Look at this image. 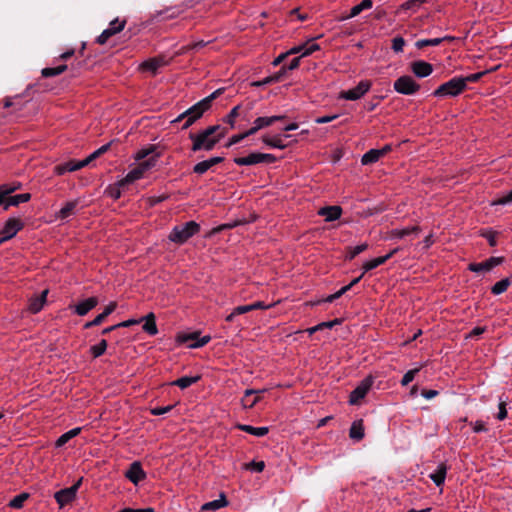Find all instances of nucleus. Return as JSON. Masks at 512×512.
Returning a JSON list of instances; mask_svg holds the SVG:
<instances>
[{
    "label": "nucleus",
    "instance_id": "nucleus-1",
    "mask_svg": "<svg viewBox=\"0 0 512 512\" xmlns=\"http://www.w3.org/2000/svg\"><path fill=\"white\" fill-rule=\"evenodd\" d=\"M227 134V129L220 125L209 126L198 133H191L189 139L192 141L191 150L211 151L216 144Z\"/></svg>",
    "mask_w": 512,
    "mask_h": 512
},
{
    "label": "nucleus",
    "instance_id": "nucleus-2",
    "mask_svg": "<svg viewBox=\"0 0 512 512\" xmlns=\"http://www.w3.org/2000/svg\"><path fill=\"white\" fill-rule=\"evenodd\" d=\"M222 93V89H217L213 93H211L209 96L205 97L204 99L200 100L196 104H194L192 107L181 113L176 119H174L172 122H179L183 119H185V123L183 124L182 128L187 129L190 127L196 120L202 117L205 111H207L212 101L219 96Z\"/></svg>",
    "mask_w": 512,
    "mask_h": 512
},
{
    "label": "nucleus",
    "instance_id": "nucleus-3",
    "mask_svg": "<svg viewBox=\"0 0 512 512\" xmlns=\"http://www.w3.org/2000/svg\"><path fill=\"white\" fill-rule=\"evenodd\" d=\"M159 157H160V154L156 153L155 155H152L148 159L141 161L135 168L130 170L126 174V176L119 179L116 182V185L118 187H125L126 185L132 184L135 181L141 179L147 171L151 170L153 167L156 166V163H157Z\"/></svg>",
    "mask_w": 512,
    "mask_h": 512
},
{
    "label": "nucleus",
    "instance_id": "nucleus-4",
    "mask_svg": "<svg viewBox=\"0 0 512 512\" xmlns=\"http://www.w3.org/2000/svg\"><path fill=\"white\" fill-rule=\"evenodd\" d=\"M20 188V184H3L0 186V206L4 210L9 209L11 206H17L30 200L31 194L23 193L18 195H11L14 191Z\"/></svg>",
    "mask_w": 512,
    "mask_h": 512
},
{
    "label": "nucleus",
    "instance_id": "nucleus-5",
    "mask_svg": "<svg viewBox=\"0 0 512 512\" xmlns=\"http://www.w3.org/2000/svg\"><path fill=\"white\" fill-rule=\"evenodd\" d=\"M200 231V225L195 221H188L177 225L171 230L168 239L178 245L186 243L191 237Z\"/></svg>",
    "mask_w": 512,
    "mask_h": 512
},
{
    "label": "nucleus",
    "instance_id": "nucleus-6",
    "mask_svg": "<svg viewBox=\"0 0 512 512\" xmlns=\"http://www.w3.org/2000/svg\"><path fill=\"white\" fill-rule=\"evenodd\" d=\"M465 89V80L462 77H454L440 85L435 91V96H457Z\"/></svg>",
    "mask_w": 512,
    "mask_h": 512
},
{
    "label": "nucleus",
    "instance_id": "nucleus-7",
    "mask_svg": "<svg viewBox=\"0 0 512 512\" xmlns=\"http://www.w3.org/2000/svg\"><path fill=\"white\" fill-rule=\"evenodd\" d=\"M233 161L238 166H251L260 163H273L276 161V157L269 153L252 152L245 157H236Z\"/></svg>",
    "mask_w": 512,
    "mask_h": 512
},
{
    "label": "nucleus",
    "instance_id": "nucleus-8",
    "mask_svg": "<svg viewBox=\"0 0 512 512\" xmlns=\"http://www.w3.org/2000/svg\"><path fill=\"white\" fill-rule=\"evenodd\" d=\"M371 86L372 84L369 80H361L356 87L341 91L339 98L350 101L359 100L370 90Z\"/></svg>",
    "mask_w": 512,
    "mask_h": 512
},
{
    "label": "nucleus",
    "instance_id": "nucleus-9",
    "mask_svg": "<svg viewBox=\"0 0 512 512\" xmlns=\"http://www.w3.org/2000/svg\"><path fill=\"white\" fill-rule=\"evenodd\" d=\"M394 89L403 95H413L420 89V85L411 76L405 75L394 82Z\"/></svg>",
    "mask_w": 512,
    "mask_h": 512
},
{
    "label": "nucleus",
    "instance_id": "nucleus-10",
    "mask_svg": "<svg viewBox=\"0 0 512 512\" xmlns=\"http://www.w3.org/2000/svg\"><path fill=\"white\" fill-rule=\"evenodd\" d=\"M373 385V378L366 377L361 381V383L351 392L349 397V403L351 405L358 404L361 399H363Z\"/></svg>",
    "mask_w": 512,
    "mask_h": 512
},
{
    "label": "nucleus",
    "instance_id": "nucleus-11",
    "mask_svg": "<svg viewBox=\"0 0 512 512\" xmlns=\"http://www.w3.org/2000/svg\"><path fill=\"white\" fill-rule=\"evenodd\" d=\"M23 227V223L21 220L16 218H9L2 230L0 231V244L3 242L13 238L19 230Z\"/></svg>",
    "mask_w": 512,
    "mask_h": 512
},
{
    "label": "nucleus",
    "instance_id": "nucleus-12",
    "mask_svg": "<svg viewBox=\"0 0 512 512\" xmlns=\"http://www.w3.org/2000/svg\"><path fill=\"white\" fill-rule=\"evenodd\" d=\"M125 21L122 20V21H119L118 19H115L113 21L110 22L109 24V27L106 28L97 38V42L99 44H105L108 39L119 33L120 31H122L125 27Z\"/></svg>",
    "mask_w": 512,
    "mask_h": 512
},
{
    "label": "nucleus",
    "instance_id": "nucleus-13",
    "mask_svg": "<svg viewBox=\"0 0 512 512\" xmlns=\"http://www.w3.org/2000/svg\"><path fill=\"white\" fill-rule=\"evenodd\" d=\"M419 226H408L403 228H394L390 230L386 236V239L394 240V239H404L409 236H418L420 233Z\"/></svg>",
    "mask_w": 512,
    "mask_h": 512
},
{
    "label": "nucleus",
    "instance_id": "nucleus-14",
    "mask_svg": "<svg viewBox=\"0 0 512 512\" xmlns=\"http://www.w3.org/2000/svg\"><path fill=\"white\" fill-rule=\"evenodd\" d=\"M126 478H128L134 485H138V483L146 478V473L142 469L140 462H133L129 469L125 472Z\"/></svg>",
    "mask_w": 512,
    "mask_h": 512
},
{
    "label": "nucleus",
    "instance_id": "nucleus-15",
    "mask_svg": "<svg viewBox=\"0 0 512 512\" xmlns=\"http://www.w3.org/2000/svg\"><path fill=\"white\" fill-rule=\"evenodd\" d=\"M284 116L275 115L270 117H258L254 120L253 126L248 130V134L254 135L260 129L272 125L274 122L282 120Z\"/></svg>",
    "mask_w": 512,
    "mask_h": 512
},
{
    "label": "nucleus",
    "instance_id": "nucleus-16",
    "mask_svg": "<svg viewBox=\"0 0 512 512\" xmlns=\"http://www.w3.org/2000/svg\"><path fill=\"white\" fill-rule=\"evenodd\" d=\"M320 46L314 42L313 39L308 40L306 43L292 47L289 50L291 54H300L301 57L309 56L313 52L318 51Z\"/></svg>",
    "mask_w": 512,
    "mask_h": 512
},
{
    "label": "nucleus",
    "instance_id": "nucleus-17",
    "mask_svg": "<svg viewBox=\"0 0 512 512\" xmlns=\"http://www.w3.org/2000/svg\"><path fill=\"white\" fill-rule=\"evenodd\" d=\"M76 488H65L57 491L54 495L56 502L62 508L76 498Z\"/></svg>",
    "mask_w": 512,
    "mask_h": 512
},
{
    "label": "nucleus",
    "instance_id": "nucleus-18",
    "mask_svg": "<svg viewBox=\"0 0 512 512\" xmlns=\"http://www.w3.org/2000/svg\"><path fill=\"white\" fill-rule=\"evenodd\" d=\"M318 214L324 217L326 222L338 220L342 215V208L338 205L326 206L319 209Z\"/></svg>",
    "mask_w": 512,
    "mask_h": 512
},
{
    "label": "nucleus",
    "instance_id": "nucleus-19",
    "mask_svg": "<svg viewBox=\"0 0 512 512\" xmlns=\"http://www.w3.org/2000/svg\"><path fill=\"white\" fill-rule=\"evenodd\" d=\"M87 166V161L83 160H71L64 164L58 165L55 167V172L59 175H62L66 172H74L83 167Z\"/></svg>",
    "mask_w": 512,
    "mask_h": 512
},
{
    "label": "nucleus",
    "instance_id": "nucleus-20",
    "mask_svg": "<svg viewBox=\"0 0 512 512\" xmlns=\"http://www.w3.org/2000/svg\"><path fill=\"white\" fill-rule=\"evenodd\" d=\"M411 70L417 77L424 78L432 73L433 67L428 62L415 61L411 65Z\"/></svg>",
    "mask_w": 512,
    "mask_h": 512
},
{
    "label": "nucleus",
    "instance_id": "nucleus-21",
    "mask_svg": "<svg viewBox=\"0 0 512 512\" xmlns=\"http://www.w3.org/2000/svg\"><path fill=\"white\" fill-rule=\"evenodd\" d=\"M47 294H48V290L45 289L41 292L40 295L31 297L29 300V304H28V310L34 314L38 313L43 308L44 304L46 303Z\"/></svg>",
    "mask_w": 512,
    "mask_h": 512
},
{
    "label": "nucleus",
    "instance_id": "nucleus-22",
    "mask_svg": "<svg viewBox=\"0 0 512 512\" xmlns=\"http://www.w3.org/2000/svg\"><path fill=\"white\" fill-rule=\"evenodd\" d=\"M98 304V300L96 297L87 298L77 305L74 306V311L79 316L86 315L90 310H92Z\"/></svg>",
    "mask_w": 512,
    "mask_h": 512
},
{
    "label": "nucleus",
    "instance_id": "nucleus-23",
    "mask_svg": "<svg viewBox=\"0 0 512 512\" xmlns=\"http://www.w3.org/2000/svg\"><path fill=\"white\" fill-rule=\"evenodd\" d=\"M500 263L501 258L492 257L485 262L470 264L469 269L473 272L489 271Z\"/></svg>",
    "mask_w": 512,
    "mask_h": 512
},
{
    "label": "nucleus",
    "instance_id": "nucleus-24",
    "mask_svg": "<svg viewBox=\"0 0 512 512\" xmlns=\"http://www.w3.org/2000/svg\"><path fill=\"white\" fill-rule=\"evenodd\" d=\"M115 308H116V303H115V302H111V303H110V304H109V305L104 309V311H103L101 314L97 315V316H96L92 321L87 322V323L84 325V327H85V328H90V327H92V326H96V325L101 324V323L104 321V319H105L108 315H110V314L115 310Z\"/></svg>",
    "mask_w": 512,
    "mask_h": 512
},
{
    "label": "nucleus",
    "instance_id": "nucleus-25",
    "mask_svg": "<svg viewBox=\"0 0 512 512\" xmlns=\"http://www.w3.org/2000/svg\"><path fill=\"white\" fill-rule=\"evenodd\" d=\"M227 505L228 501L226 500L224 493H221L218 499L206 502L205 504L202 505L201 509L204 511H215L220 508L226 507Z\"/></svg>",
    "mask_w": 512,
    "mask_h": 512
},
{
    "label": "nucleus",
    "instance_id": "nucleus-26",
    "mask_svg": "<svg viewBox=\"0 0 512 512\" xmlns=\"http://www.w3.org/2000/svg\"><path fill=\"white\" fill-rule=\"evenodd\" d=\"M447 467L444 463H440L436 470L429 475V478L437 485L441 486L446 478Z\"/></svg>",
    "mask_w": 512,
    "mask_h": 512
},
{
    "label": "nucleus",
    "instance_id": "nucleus-27",
    "mask_svg": "<svg viewBox=\"0 0 512 512\" xmlns=\"http://www.w3.org/2000/svg\"><path fill=\"white\" fill-rule=\"evenodd\" d=\"M77 202L76 201H70L67 202L56 214L55 219L56 220H64L69 218L74 214V211L76 209Z\"/></svg>",
    "mask_w": 512,
    "mask_h": 512
},
{
    "label": "nucleus",
    "instance_id": "nucleus-28",
    "mask_svg": "<svg viewBox=\"0 0 512 512\" xmlns=\"http://www.w3.org/2000/svg\"><path fill=\"white\" fill-rule=\"evenodd\" d=\"M349 436L352 440L360 441L364 437V425L363 421L356 420L352 423L349 431Z\"/></svg>",
    "mask_w": 512,
    "mask_h": 512
},
{
    "label": "nucleus",
    "instance_id": "nucleus-29",
    "mask_svg": "<svg viewBox=\"0 0 512 512\" xmlns=\"http://www.w3.org/2000/svg\"><path fill=\"white\" fill-rule=\"evenodd\" d=\"M237 428L241 431H244V432L254 435L256 437H263L269 431L268 427H265V426L254 427V426L246 425V424H238Z\"/></svg>",
    "mask_w": 512,
    "mask_h": 512
},
{
    "label": "nucleus",
    "instance_id": "nucleus-30",
    "mask_svg": "<svg viewBox=\"0 0 512 512\" xmlns=\"http://www.w3.org/2000/svg\"><path fill=\"white\" fill-rule=\"evenodd\" d=\"M373 2L371 0H363L359 4L353 6L350 10V14L342 17V20L353 18L359 15L362 11L372 8Z\"/></svg>",
    "mask_w": 512,
    "mask_h": 512
},
{
    "label": "nucleus",
    "instance_id": "nucleus-31",
    "mask_svg": "<svg viewBox=\"0 0 512 512\" xmlns=\"http://www.w3.org/2000/svg\"><path fill=\"white\" fill-rule=\"evenodd\" d=\"M285 73H286V69H285V67H282L274 75L265 77V78H263L260 81H255V82L252 83V85L260 87V86H264V85H268V84H271V83L278 82L285 75Z\"/></svg>",
    "mask_w": 512,
    "mask_h": 512
},
{
    "label": "nucleus",
    "instance_id": "nucleus-32",
    "mask_svg": "<svg viewBox=\"0 0 512 512\" xmlns=\"http://www.w3.org/2000/svg\"><path fill=\"white\" fill-rule=\"evenodd\" d=\"M165 64L162 58H152L141 64V68L143 70L149 71L152 74H155L157 70Z\"/></svg>",
    "mask_w": 512,
    "mask_h": 512
},
{
    "label": "nucleus",
    "instance_id": "nucleus-33",
    "mask_svg": "<svg viewBox=\"0 0 512 512\" xmlns=\"http://www.w3.org/2000/svg\"><path fill=\"white\" fill-rule=\"evenodd\" d=\"M144 318V325H143V330L148 333L149 335H156L158 333V329H157V325H156V322H155V315L153 313H149L147 316L143 317Z\"/></svg>",
    "mask_w": 512,
    "mask_h": 512
},
{
    "label": "nucleus",
    "instance_id": "nucleus-34",
    "mask_svg": "<svg viewBox=\"0 0 512 512\" xmlns=\"http://www.w3.org/2000/svg\"><path fill=\"white\" fill-rule=\"evenodd\" d=\"M382 156V152L379 149H370L366 152L361 159L363 165H368L377 162Z\"/></svg>",
    "mask_w": 512,
    "mask_h": 512
},
{
    "label": "nucleus",
    "instance_id": "nucleus-35",
    "mask_svg": "<svg viewBox=\"0 0 512 512\" xmlns=\"http://www.w3.org/2000/svg\"><path fill=\"white\" fill-rule=\"evenodd\" d=\"M424 3V0H409L403 3L397 10V13L400 14L403 11H411L412 13L417 12L421 5Z\"/></svg>",
    "mask_w": 512,
    "mask_h": 512
},
{
    "label": "nucleus",
    "instance_id": "nucleus-36",
    "mask_svg": "<svg viewBox=\"0 0 512 512\" xmlns=\"http://www.w3.org/2000/svg\"><path fill=\"white\" fill-rule=\"evenodd\" d=\"M200 379V376H183L175 381L172 382V385L178 386L181 389H186L190 387L191 385L198 382Z\"/></svg>",
    "mask_w": 512,
    "mask_h": 512
},
{
    "label": "nucleus",
    "instance_id": "nucleus-37",
    "mask_svg": "<svg viewBox=\"0 0 512 512\" xmlns=\"http://www.w3.org/2000/svg\"><path fill=\"white\" fill-rule=\"evenodd\" d=\"M259 392L260 391L253 390V389L245 390L244 397L242 398V406L245 409H249V408H252L254 405H256V403H258V401H259V397L256 396L253 399H249V397L254 395V394H257Z\"/></svg>",
    "mask_w": 512,
    "mask_h": 512
},
{
    "label": "nucleus",
    "instance_id": "nucleus-38",
    "mask_svg": "<svg viewBox=\"0 0 512 512\" xmlns=\"http://www.w3.org/2000/svg\"><path fill=\"white\" fill-rule=\"evenodd\" d=\"M81 431L80 427L73 428L66 433L62 434L56 441L57 447H62L65 445L70 439L76 437Z\"/></svg>",
    "mask_w": 512,
    "mask_h": 512
},
{
    "label": "nucleus",
    "instance_id": "nucleus-39",
    "mask_svg": "<svg viewBox=\"0 0 512 512\" xmlns=\"http://www.w3.org/2000/svg\"><path fill=\"white\" fill-rule=\"evenodd\" d=\"M262 141L264 144H266L269 147L277 148V149H284L286 145L283 143L281 137L279 136H264L262 138Z\"/></svg>",
    "mask_w": 512,
    "mask_h": 512
},
{
    "label": "nucleus",
    "instance_id": "nucleus-40",
    "mask_svg": "<svg viewBox=\"0 0 512 512\" xmlns=\"http://www.w3.org/2000/svg\"><path fill=\"white\" fill-rule=\"evenodd\" d=\"M106 349L107 341L105 339H102L99 343L92 345L89 351L93 358H98L105 353Z\"/></svg>",
    "mask_w": 512,
    "mask_h": 512
},
{
    "label": "nucleus",
    "instance_id": "nucleus-41",
    "mask_svg": "<svg viewBox=\"0 0 512 512\" xmlns=\"http://www.w3.org/2000/svg\"><path fill=\"white\" fill-rule=\"evenodd\" d=\"M452 37H443V38H432V39H421L416 42L417 48H423L425 46H437L444 40H451Z\"/></svg>",
    "mask_w": 512,
    "mask_h": 512
},
{
    "label": "nucleus",
    "instance_id": "nucleus-42",
    "mask_svg": "<svg viewBox=\"0 0 512 512\" xmlns=\"http://www.w3.org/2000/svg\"><path fill=\"white\" fill-rule=\"evenodd\" d=\"M155 149L156 148L154 145H149L148 147L141 148L135 153L134 159L136 161H144V159L147 158L149 155H155Z\"/></svg>",
    "mask_w": 512,
    "mask_h": 512
},
{
    "label": "nucleus",
    "instance_id": "nucleus-43",
    "mask_svg": "<svg viewBox=\"0 0 512 512\" xmlns=\"http://www.w3.org/2000/svg\"><path fill=\"white\" fill-rule=\"evenodd\" d=\"M509 285H510V280L508 278L502 279V280L496 282L492 286L491 292L494 295H500L507 290Z\"/></svg>",
    "mask_w": 512,
    "mask_h": 512
},
{
    "label": "nucleus",
    "instance_id": "nucleus-44",
    "mask_svg": "<svg viewBox=\"0 0 512 512\" xmlns=\"http://www.w3.org/2000/svg\"><path fill=\"white\" fill-rule=\"evenodd\" d=\"M29 498L28 493H20L10 500L9 506L14 509H20L23 507L24 502Z\"/></svg>",
    "mask_w": 512,
    "mask_h": 512
},
{
    "label": "nucleus",
    "instance_id": "nucleus-45",
    "mask_svg": "<svg viewBox=\"0 0 512 512\" xmlns=\"http://www.w3.org/2000/svg\"><path fill=\"white\" fill-rule=\"evenodd\" d=\"M240 106L237 105L235 107H233L231 109V111L229 112V114H227L224 118H223V121L227 124H229L230 128H234L235 127V120L236 118L240 115Z\"/></svg>",
    "mask_w": 512,
    "mask_h": 512
},
{
    "label": "nucleus",
    "instance_id": "nucleus-46",
    "mask_svg": "<svg viewBox=\"0 0 512 512\" xmlns=\"http://www.w3.org/2000/svg\"><path fill=\"white\" fill-rule=\"evenodd\" d=\"M67 69L66 65H59L57 67H47L42 70V76L53 77L63 73Z\"/></svg>",
    "mask_w": 512,
    "mask_h": 512
},
{
    "label": "nucleus",
    "instance_id": "nucleus-47",
    "mask_svg": "<svg viewBox=\"0 0 512 512\" xmlns=\"http://www.w3.org/2000/svg\"><path fill=\"white\" fill-rule=\"evenodd\" d=\"M367 248H368V244L367 243H362V244L356 245L354 247H350L349 250H348V253L346 255V258L351 260L356 255H358V254L362 253L363 251H365Z\"/></svg>",
    "mask_w": 512,
    "mask_h": 512
},
{
    "label": "nucleus",
    "instance_id": "nucleus-48",
    "mask_svg": "<svg viewBox=\"0 0 512 512\" xmlns=\"http://www.w3.org/2000/svg\"><path fill=\"white\" fill-rule=\"evenodd\" d=\"M384 264V259H381L380 257H377V258H374L372 260H369V261H366L364 264H363V270H364V273L370 271V270H373L375 268H377L378 266Z\"/></svg>",
    "mask_w": 512,
    "mask_h": 512
},
{
    "label": "nucleus",
    "instance_id": "nucleus-49",
    "mask_svg": "<svg viewBox=\"0 0 512 512\" xmlns=\"http://www.w3.org/2000/svg\"><path fill=\"white\" fill-rule=\"evenodd\" d=\"M210 168H212V167L210 166L209 162L207 160H204V161L197 163L193 167V172L198 175H202V174L206 173Z\"/></svg>",
    "mask_w": 512,
    "mask_h": 512
},
{
    "label": "nucleus",
    "instance_id": "nucleus-50",
    "mask_svg": "<svg viewBox=\"0 0 512 512\" xmlns=\"http://www.w3.org/2000/svg\"><path fill=\"white\" fill-rule=\"evenodd\" d=\"M420 368H415V369H411V370H408L402 380H401V384L403 386H406L408 385L410 382H412L415 378V375L419 372Z\"/></svg>",
    "mask_w": 512,
    "mask_h": 512
},
{
    "label": "nucleus",
    "instance_id": "nucleus-51",
    "mask_svg": "<svg viewBox=\"0 0 512 512\" xmlns=\"http://www.w3.org/2000/svg\"><path fill=\"white\" fill-rule=\"evenodd\" d=\"M507 417V409H506V401L502 398L499 399L498 404V413L496 418L500 421L504 420Z\"/></svg>",
    "mask_w": 512,
    "mask_h": 512
},
{
    "label": "nucleus",
    "instance_id": "nucleus-52",
    "mask_svg": "<svg viewBox=\"0 0 512 512\" xmlns=\"http://www.w3.org/2000/svg\"><path fill=\"white\" fill-rule=\"evenodd\" d=\"M512 202V189L493 201V205H506Z\"/></svg>",
    "mask_w": 512,
    "mask_h": 512
},
{
    "label": "nucleus",
    "instance_id": "nucleus-53",
    "mask_svg": "<svg viewBox=\"0 0 512 512\" xmlns=\"http://www.w3.org/2000/svg\"><path fill=\"white\" fill-rule=\"evenodd\" d=\"M405 46V41L402 37H395L392 40V49L394 52L399 53L403 51V48Z\"/></svg>",
    "mask_w": 512,
    "mask_h": 512
},
{
    "label": "nucleus",
    "instance_id": "nucleus-54",
    "mask_svg": "<svg viewBox=\"0 0 512 512\" xmlns=\"http://www.w3.org/2000/svg\"><path fill=\"white\" fill-rule=\"evenodd\" d=\"M248 136H251V134H248V130L242 134H237V135H233L228 143H227V147H230L234 144H237L239 143L240 141H242L244 138L248 137Z\"/></svg>",
    "mask_w": 512,
    "mask_h": 512
},
{
    "label": "nucleus",
    "instance_id": "nucleus-55",
    "mask_svg": "<svg viewBox=\"0 0 512 512\" xmlns=\"http://www.w3.org/2000/svg\"><path fill=\"white\" fill-rule=\"evenodd\" d=\"M173 408L172 405L162 406V407H155L150 410L152 415L159 416L168 413Z\"/></svg>",
    "mask_w": 512,
    "mask_h": 512
},
{
    "label": "nucleus",
    "instance_id": "nucleus-56",
    "mask_svg": "<svg viewBox=\"0 0 512 512\" xmlns=\"http://www.w3.org/2000/svg\"><path fill=\"white\" fill-rule=\"evenodd\" d=\"M265 468V464L263 461H252L249 464H247V469H250L255 472H262Z\"/></svg>",
    "mask_w": 512,
    "mask_h": 512
},
{
    "label": "nucleus",
    "instance_id": "nucleus-57",
    "mask_svg": "<svg viewBox=\"0 0 512 512\" xmlns=\"http://www.w3.org/2000/svg\"><path fill=\"white\" fill-rule=\"evenodd\" d=\"M349 290V286H344L342 287L340 290H338L336 293L328 296L325 301L326 302H333L334 300H336L337 298H339L340 296H342L344 293H346L347 291Z\"/></svg>",
    "mask_w": 512,
    "mask_h": 512
},
{
    "label": "nucleus",
    "instance_id": "nucleus-58",
    "mask_svg": "<svg viewBox=\"0 0 512 512\" xmlns=\"http://www.w3.org/2000/svg\"><path fill=\"white\" fill-rule=\"evenodd\" d=\"M471 425H472L473 431L476 433L487 431L485 422H483L481 420H477L474 423H471Z\"/></svg>",
    "mask_w": 512,
    "mask_h": 512
},
{
    "label": "nucleus",
    "instance_id": "nucleus-59",
    "mask_svg": "<svg viewBox=\"0 0 512 512\" xmlns=\"http://www.w3.org/2000/svg\"><path fill=\"white\" fill-rule=\"evenodd\" d=\"M338 118V115L337 114H333V115H326V116H321V117H318L315 119V122L317 124H325V123H329L335 119Z\"/></svg>",
    "mask_w": 512,
    "mask_h": 512
},
{
    "label": "nucleus",
    "instance_id": "nucleus-60",
    "mask_svg": "<svg viewBox=\"0 0 512 512\" xmlns=\"http://www.w3.org/2000/svg\"><path fill=\"white\" fill-rule=\"evenodd\" d=\"M485 74V72H478V73H474V74H471L467 77H462V80H465V87L467 86V83L468 82H476L478 81L483 75Z\"/></svg>",
    "mask_w": 512,
    "mask_h": 512
},
{
    "label": "nucleus",
    "instance_id": "nucleus-61",
    "mask_svg": "<svg viewBox=\"0 0 512 512\" xmlns=\"http://www.w3.org/2000/svg\"><path fill=\"white\" fill-rule=\"evenodd\" d=\"M142 321H144V318H140V319H128V320H125L121 323H118L117 326L119 327H130L132 325H136V324H139L141 323Z\"/></svg>",
    "mask_w": 512,
    "mask_h": 512
},
{
    "label": "nucleus",
    "instance_id": "nucleus-62",
    "mask_svg": "<svg viewBox=\"0 0 512 512\" xmlns=\"http://www.w3.org/2000/svg\"><path fill=\"white\" fill-rule=\"evenodd\" d=\"M250 308H251V311L252 310H256V309H269L271 307L274 306V304H268L266 305L264 302L262 301H257L255 303H252V304H249Z\"/></svg>",
    "mask_w": 512,
    "mask_h": 512
},
{
    "label": "nucleus",
    "instance_id": "nucleus-63",
    "mask_svg": "<svg viewBox=\"0 0 512 512\" xmlns=\"http://www.w3.org/2000/svg\"><path fill=\"white\" fill-rule=\"evenodd\" d=\"M210 340V337L209 336H204L202 337L199 341L195 342V343H191L189 344V347L191 348H197V347H202L204 346L205 344H207Z\"/></svg>",
    "mask_w": 512,
    "mask_h": 512
},
{
    "label": "nucleus",
    "instance_id": "nucleus-64",
    "mask_svg": "<svg viewBox=\"0 0 512 512\" xmlns=\"http://www.w3.org/2000/svg\"><path fill=\"white\" fill-rule=\"evenodd\" d=\"M433 235L432 234H429L428 236H426L424 238V240L421 242V244L423 245V249H428L431 247V245L433 244Z\"/></svg>",
    "mask_w": 512,
    "mask_h": 512
}]
</instances>
